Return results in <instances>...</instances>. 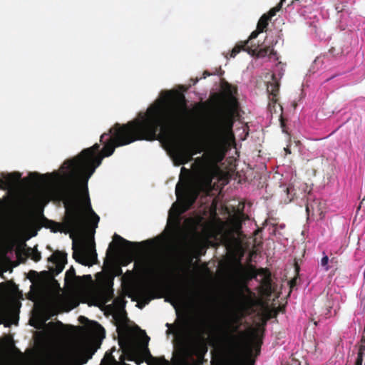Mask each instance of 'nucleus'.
<instances>
[{"label":"nucleus","mask_w":365,"mask_h":365,"mask_svg":"<svg viewBox=\"0 0 365 365\" xmlns=\"http://www.w3.org/2000/svg\"><path fill=\"white\" fill-rule=\"evenodd\" d=\"M225 365H254L252 348L245 332L235 335L226 332L223 339Z\"/></svg>","instance_id":"nucleus-4"},{"label":"nucleus","mask_w":365,"mask_h":365,"mask_svg":"<svg viewBox=\"0 0 365 365\" xmlns=\"http://www.w3.org/2000/svg\"><path fill=\"white\" fill-rule=\"evenodd\" d=\"M128 296L132 301L137 302L136 307L142 309L148 304L155 295L152 288L145 284L131 282L128 290Z\"/></svg>","instance_id":"nucleus-6"},{"label":"nucleus","mask_w":365,"mask_h":365,"mask_svg":"<svg viewBox=\"0 0 365 365\" xmlns=\"http://www.w3.org/2000/svg\"><path fill=\"white\" fill-rule=\"evenodd\" d=\"M87 361H88V359H86L84 360L83 363H86V362H87Z\"/></svg>","instance_id":"nucleus-30"},{"label":"nucleus","mask_w":365,"mask_h":365,"mask_svg":"<svg viewBox=\"0 0 365 365\" xmlns=\"http://www.w3.org/2000/svg\"><path fill=\"white\" fill-rule=\"evenodd\" d=\"M49 261L53 264L54 267H51V271L56 274L61 273L66 262V254L56 252L48 258Z\"/></svg>","instance_id":"nucleus-11"},{"label":"nucleus","mask_w":365,"mask_h":365,"mask_svg":"<svg viewBox=\"0 0 365 365\" xmlns=\"http://www.w3.org/2000/svg\"><path fill=\"white\" fill-rule=\"evenodd\" d=\"M166 237L160 236L141 242H133L115 234L113 242L121 249L125 261L124 265L135 259L134 268L138 274H141L150 269V261L148 255L163 246L166 241Z\"/></svg>","instance_id":"nucleus-3"},{"label":"nucleus","mask_w":365,"mask_h":365,"mask_svg":"<svg viewBox=\"0 0 365 365\" xmlns=\"http://www.w3.org/2000/svg\"><path fill=\"white\" fill-rule=\"evenodd\" d=\"M282 4H280V3L274 8L272 9L268 14V16H267V18L270 19L276 15L277 12H278L282 6Z\"/></svg>","instance_id":"nucleus-18"},{"label":"nucleus","mask_w":365,"mask_h":365,"mask_svg":"<svg viewBox=\"0 0 365 365\" xmlns=\"http://www.w3.org/2000/svg\"><path fill=\"white\" fill-rule=\"evenodd\" d=\"M264 83L267 86V91L273 96H276V92L278 90V83L275 77L272 74H267L264 79Z\"/></svg>","instance_id":"nucleus-14"},{"label":"nucleus","mask_w":365,"mask_h":365,"mask_svg":"<svg viewBox=\"0 0 365 365\" xmlns=\"http://www.w3.org/2000/svg\"><path fill=\"white\" fill-rule=\"evenodd\" d=\"M243 274L245 275V277H246L247 279H251L256 276V274L252 271L246 272Z\"/></svg>","instance_id":"nucleus-22"},{"label":"nucleus","mask_w":365,"mask_h":365,"mask_svg":"<svg viewBox=\"0 0 365 365\" xmlns=\"http://www.w3.org/2000/svg\"><path fill=\"white\" fill-rule=\"evenodd\" d=\"M93 331L99 339H103L105 338V330L100 324L95 323L93 325Z\"/></svg>","instance_id":"nucleus-16"},{"label":"nucleus","mask_w":365,"mask_h":365,"mask_svg":"<svg viewBox=\"0 0 365 365\" xmlns=\"http://www.w3.org/2000/svg\"><path fill=\"white\" fill-rule=\"evenodd\" d=\"M284 151L286 152L287 154H290L291 153V150L288 148H284Z\"/></svg>","instance_id":"nucleus-24"},{"label":"nucleus","mask_w":365,"mask_h":365,"mask_svg":"<svg viewBox=\"0 0 365 365\" xmlns=\"http://www.w3.org/2000/svg\"><path fill=\"white\" fill-rule=\"evenodd\" d=\"M84 279L88 281L91 280V275H84L83 277H79L76 275L75 269L71 267L66 271L65 275V283L69 287L73 292H79L83 289L85 287Z\"/></svg>","instance_id":"nucleus-8"},{"label":"nucleus","mask_w":365,"mask_h":365,"mask_svg":"<svg viewBox=\"0 0 365 365\" xmlns=\"http://www.w3.org/2000/svg\"><path fill=\"white\" fill-rule=\"evenodd\" d=\"M38 307L31 320V325L38 329H46L51 337H60L63 334V324H55L46 322L61 311L69 312L78 304L71 295L61 293L59 284L55 280L42 282L31 299Z\"/></svg>","instance_id":"nucleus-2"},{"label":"nucleus","mask_w":365,"mask_h":365,"mask_svg":"<svg viewBox=\"0 0 365 365\" xmlns=\"http://www.w3.org/2000/svg\"><path fill=\"white\" fill-rule=\"evenodd\" d=\"M122 274V269L120 267H115V276H119Z\"/></svg>","instance_id":"nucleus-23"},{"label":"nucleus","mask_w":365,"mask_h":365,"mask_svg":"<svg viewBox=\"0 0 365 365\" xmlns=\"http://www.w3.org/2000/svg\"><path fill=\"white\" fill-rule=\"evenodd\" d=\"M362 361H363L362 352L359 351L358 354L356 361V365H362Z\"/></svg>","instance_id":"nucleus-21"},{"label":"nucleus","mask_w":365,"mask_h":365,"mask_svg":"<svg viewBox=\"0 0 365 365\" xmlns=\"http://www.w3.org/2000/svg\"><path fill=\"white\" fill-rule=\"evenodd\" d=\"M108 135V134H106V133H105V134L102 135L101 136V142H103V141L104 138H105L106 136H107Z\"/></svg>","instance_id":"nucleus-25"},{"label":"nucleus","mask_w":365,"mask_h":365,"mask_svg":"<svg viewBox=\"0 0 365 365\" xmlns=\"http://www.w3.org/2000/svg\"><path fill=\"white\" fill-rule=\"evenodd\" d=\"M188 357L189 352L187 350L180 351L174 354L172 359L173 365H192Z\"/></svg>","instance_id":"nucleus-13"},{"label":"nucleus","mask_w":365,"mask_h":365,"mask_svg":"<svg viewBox=\"0 0 365 365\" xmlns=\"http://www.w3.org/2000/svg\"><path fill=\"white\" fill-rule=\"evenodd\" d=\"M21 174L18 172L2 174L0 178V188L13 189L19 184Z\"/></svg>","instance_id":"nucleus-10"},{"label":"nucleus","mask_w":365,"mask_h":365,"mask_svg":"<svg viewBox=\"0 0 365 365\" xmlns=\"http://www.w3.org/2000/svg\"><path fill=\"white\" fill-rule=\"evenodd\" d=\"M237 329H238V327H237V326H235V327H234L232 328V331H236L237 330Z\"/></svg>","instance_id":"nucleus-26"},{"label":"nucleus","mask_w":365,"mask_h":365,"mask_svg":"<svg viewBox=\"0 0 365 365\" xmlns=\"http://www.w3.org/2000/svg\"><path fill=\"white\" fill-rule=\"evenodd\" d=\"M166 326L171 334L176 335L185 334L193 337H200L207 332L208 320L205 317L199 319L184 318L181 324L177 327H173L168 323Z\"/></svg>","instance_id":"nucleus-5"},{"label":"nucleus","mask_w":365,"mask_h":365,"mask_svg":"<svg viewBox=\"0 0 365 365\" xmlns=\"http://www.w3.org/2000/svg\"><path fill=\"white\" fill-rule=\"evenodd\" d=\"M284 1H285V0H281L280 4H282L284 3Z\"/></svg>","instance_id":"nucleus-28"},{"label":"nucleus","mask_w":365,"mask_h":365,"mask_svg":"<svg viewBox=\"0 0 365 365\" xmlns=\"http://www.w3.org/2000/svg\"><path fill=\"white\" fill-rule=\"evenodd\" d=\"M262 31V29H257L255 31H253L251 34H250V40L251 39H254L255 38L257 37V36L259 35V34H260Z\"/></svg>","instance_id":"nucleus-20"},{"label":"nucleus","mask_w":365,"mask_h":365,"mask_svg":"<svg viewBox=\"0 0 365 365\" xmlns=\"http://www.w3.org/2000/svg\"><path fill=\"white\" fill-rule=\"evenodd\" d=\"M241 50L246 51L248 54L251 56H254L257 54L259 57H264L267 54V52L269 51L272 52L271 49L268 50H259V51H257L255 49L250 48L249 47H245V45L243 46H236L233 48V49L231 51L230 57L234 58L236 56L237 53L240 52Z\"/></svg>","instance_id":"nucleus-12"},{"label":"nucleus","mask_w":365,"mask_h":365,"mask_svg":"<svg viewBox=\"0 0 365 365\" xmlns=\"http://www.w3.org/2000/svg\"><path fill=\"white\" fill-rule=\"evenodd\" d=\"M203 238L194 227L188 234H184L179 242V246L186 255H191L203 245Z\"/></svg>","instance_id":"nucleus-7"},{"label":"nucleus","mask_w":365,"mask_h":365,"mask_svg":"<svg viewBox=\"0 0 365 365\" xmlns=\"http://www.w3.org/2000/svg\"><path fill=\"white\" fill-rule=\"evenodd\" d=\"M235 107L236 101L230 96L201 120L197 130L200 148L194 150L178 126L186 109L178 105L172 91H165L145 114L111 128L101 152H98L99 145L96 143L72 158L71 239L75 260L85 266H91L97 260L93 235L100 218L91 207L88 182L105 157L110 156L117 147L157 138L166 145L175 165L185 164L194 155L205 152L202 157L195 158L192 172L181 168L175 187L177 200L180 202L173 204L168 218L172 232L180 223L178 216L195 202L199 192L210 189L212 178L218 171L216 164L224 158L235 139L232 127Z\"/></svg>","instance_id":"nucleus-1"},{"label":"nucleus","mask_w":365,"mask_h":365,"mask_svg":"<svg viewBox=\"0 0 365 365\" xmlns=\"http://www.w3.org/2000/svg\"><path fill=\"white\" fill-rule=\"evenodd\" d=\"M110 307L111 314L116 322L119 324L125 323V302L121 299H115L113 301Z\"/></svg>","instance_id":"nucleus-9"},{"label":"nucleus","mask_w":365,"mask_h":365,"mask_svg":"<svg viewBox=\"0 0 365 365\" xmlns=\"http://www.w3.org/2000/svg\"><path fill=\"white\" fill-rule=\"evenodd\" d=\"M364 278L365 279V271L363 273Z\"/></svg>","instance_id":"nucleus-31"},{"label":"nucleus","mask_w":365,"mask_h":365,"mask_svg":"<svg viewBox=\"0 0 365 365\" xmlns=\"http://www.w3.org/2000/svg\"><path fill=\"white\" fill-rule=\"evenodd\" d=\"M102 302L103 304L109 302L113 297V289L111 287H106L102 290Z\"/></svg>","instance_id":"nucleus-15"},{"label":"nucleus","mask_w":365,"mask_h":365,"mask_svg":"<svg viewBox=\"0 0 365 365\" xmlns=\"http://www.w3.org/2000/svg\"><path fill=\"white\" fill-rule=\"evenodd\" d=\"M328 262H329V258L327 255H324L322 259H321V265L323 266V267H325V270L327 271L329 269V267L327 266L328 264Z\"/></svg>","instance_id":"nucleus-19"},{"label":"nucleus","mask_w":365,"mask_h":365,"mask_svg":"<svg viewBox=\"0 0 365 365\" xmlns=\"http://www.w3.org/2000/svg\"><path fill=\"white\" fill-rule=\"evenodd\" d=\"M129 274H130V277H133V273L129 272Z\"/></svg>","instance_id":"nucleus-29"},{"label":"nucleus","mask_w":365,"mask_h":365,"mask_svg":"<svg viewBox=\"0 0 365 365\" xmlns=\"http://www.w3.org/2000/svg\"><path fill=\"white\" fill-rule=\"evenodd\" d=\"M306 211H307V212H309V207H308V206H307V207H306Z\"/></svg>","instance_id":"nucleus-27"},{"label":"nucleus","mask_w":365,"mask_h":365,"mask_svg":"<svg viewBox=\"0 0 365 365\" xmlns=\"http://www.w3.org/2000/svg\"><path fill=\"white\" fill-rule=\"evenodd\" d=\"M269 19L267 17V16L264 15L262 16L260 19L259 20L258 24H257V29H262V31H263V29L267 27V21Z\"/></svg>","instance_id":"nucleus-17"}]
</instances>
